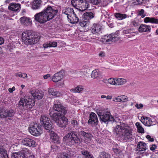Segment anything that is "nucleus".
<instances>
[{
  "label": "nucleus",
  "mask_w": 158,
  "mask_h": 158,
  "mask_svg": "<svg viewBox=\"0 0 158 158\" xmlns=\"http://www.w3.org/2000/svg\"><path fill=\"white\" fill-rule=\"evenodd\" d=\"M113 131L119 135L121 139L123 141H132L134 139L132 129L127 124L120 122L114 128Z\"/></svg>",
  "instance_id": "f257e3e1"
},
{
  "label": "nucleus",
  "mask_w": 158,
  "mask_h": 158,
  "mask_svg": "<svg viewBox=\"0 0 158 158\" xmlns=\"http://www.w3.org/2000/svg\"><path fill=\"white\" fill-rule=\"evenodd\" d=\"M58 12L57 10L54 9L48 6L41 12L36 14L34 16V19L41 24L44 23L52 19Z\"/></svg>",
  "instance_id": "f03ea898"
},
{
  "label": "nucleus",
  "mask_w": 158,
  "mask_h": 158,
  "mask_svg": "<svg viewBox=\"0 0 158 158\" xmlns=\"http://www.w3.org/2000/svg\"><path fill=\"white\" fill-rule=\"evenodd\" d=\"M22 40L24 43L27 45H30L37 43L40 37L35 35L30 31L23 32L22 34Z\"/></svg>",
  "instance_id": "7ed1b4c3"
},
{
  "label": "nucleus",
  "mask_w": 158,
  "mask_h": 158,
  "mask_svg": "<svg viewBox=\"0 0 158 158\" xmlns=\"http://www.w3.org/2000/svg\"><path fill=\"white\" fill-rule=\"evenodd\" d=\"M52 119L56 123L57 125L60 127H63L68 124V119L67 118L60 114L59 113H50Z\"/></svg>",
  "instance_id": "20e7f679"
},
{
  "label": "nucleus",
  "mask_w": 158,
  "mask_h": 158,
  "mask_svg": "<svg viewBox=\"0 0 158 158\" xmlns=\"http://www.w3.org/2000/svg\"><path fill=\"white\" fill-rule=\"evenodd\" d=\"M97 114L101 121L104 123L109 121L113 122H115L116 123L117 121L119 120L117 118H114V117L110 115V112L106 110L100 111Z\"/></svg>",
  "instance_id": "39448f33"
},
{
  "label": "nucleus",
  "mask_w": 158,
  "mask_h": 158,
  "mask_svg": "<svg viewBox=\"0 0 158 158\" xmlns=\"http://www.w3.org/2000/svg\"><path fill=\"white\" fill-rule=\"evenodd\" d=\"M34 104V99L30 97H24L20 99L19 106L21 109H28L31 108Z\"/></svg>",
  "instance_id": "423d86ee"
},
{
  "label": "nucleus",
  "mask_w": 158,
  "mask_h": 158,
  "mask_svg": "<svg viewBox=\"0 0 158 158\" xmlns=\"http://www.w3.org/2000/svg\"><path fill=\"white\" fill-rule=\"evenodd\" d=\"M64 141L70 142L73 143H79L81 142L80 139L78 137L77 133L71 131L68 133L63 138Z\"/></svg>",
  "instance_id": "0eeeda50"
},
{
  "label": "nucleus",
  "mask_w": 158,
  "mask_h": 158,
  "mask_svg": "<svg viewBox=\"0 0 158 158\" xmlns=\"http://www.w3.org/2000/svg\"><path fill=\"white\" fill-rule=\"evenodd\" d=\"M71 4L73 6L80 11L83 12L89 8V4L88 3L83 1L82 0H72Z\"/></svg>",
  "instance_id": "6e6552de"
},
{
  "label": "nucleus",
  "mask_w": 158,
  "mask_h": 158,
  "mask_svg": "<svg viewBox=\"0 0 158 158\" xmlns=\"http://www.w3.org/2000/svg\"><path fill=\"white\" fill-rule=\"evenodd\" d=\"M29 131L32 135L35 136L40 135L42 133L40 126L37 123L31 124L29 128Z\"/></svg>",
  "instance_id": "1a4fd4ad"
},
{
  "label": "nucleus",
  "mask_w": 158,
  "mask_h": 158,
  "mask_svg": "<svg viewBox=\"0 0 158 158\" xmlns=\"http://www.w3.org/2000/svg\"><path fill=\"white\" fill-rule=\"evenodd\" d=\"M103 39L102 41L105 43L111 41L115 42L119 40L118 35L115 34H111L109 35L105 36Z\"/></svg>",
  "instance_id": "9d476101"
},
{
  "label": "nucleus",
  "mask_w": 158,
  "mask_h": 158,
  "mask_svg": "<svg viewBox=\"0 0 158 158\" xmlns=\"http://www.w3.org/2000/svg\"><path fill=\"white\" fill-rule=\"evenodd\" d=\"M53 108L55 110L58 112V113H60L61 114L65 115L67 113V110L60 102L55 104Z\"/></svg>",
  "instance_id": "9b49d317"
},
{
  "label": "nucleus",
  "mask_w": 158,
  "mask_h": 158,
  "mask_svg": "<svg viewBox=\"0 0 158 158\" xmlns=\"http://www.w3.org/2000/svg\"><path fill=\"white\" fill-rule=\"evenodd\" d=\"M64 74V70H60L54 75L52 76V80L54 82H58L63 78Z\"/></svg>",
  "instance_id": "f8f14e48"
},
{
  "label": "nucleus",
  "mask_w": 158,
  "mask_h": 158,
  "mask_svg": "<svg viewBox=\"0 0 158 158\" xmlns=\"http://www.w3.org/2000/svg\"><path fill=\"white\" fill-rule=\"evenodd\" d=\"M22 143L25 145L29 147H34L36 146L35 141L33 139L29 138H26L22 139Z\"/></svg>",
  "instance_id": "ddd939ff"
},
{
  "label": "nucleus",
  "mask_w": 158,
  "mask_h": 158,
  "mask_svg": "<svg viewBox=\"0 0 158 158\" xmlns=\"http://www.w3.org/2000/svg\"><path fill=\"white\" fill-rule=\"evenodd\" d=\"M98 122L96 114L94 113H91L89 115V119L88 121V123L93 125H96L97 124Z\"/></svg>",
  "instance_id": "4468645a"
},
{
  "label": "nucleus",
  "mask_w": 158,
  "mask_h": 158,
  "mask_svg": "<svg viewBox=\"0 0 158 158\" xmlns=\"http://www.w3.org/2000/svg\"><path fill=\"white\" fill-rule=\"evenodd\" d=\"M102 26L99 24H94L91 29V31L94 34L98 35L101 32Z\"/></svg>",
  "instance_id": "2eb2a0df"
},
{
  "label": "nucleus",
  "mask_w": 158,
  "mask_h": 158,
  "mask_svg": "<svg viewBox=\"0 0 158 158\" xmlns=\"http://www.w3.org/2000/svg\"><path fill=\"white\" fill-rule=\"evenodd\" d=\"M123 33L129 38L135 36L136 34L135 31L133 29H130L123 31Z\"/></svg>",
  "instance_id": "dca6fc26"
},
{
  "label": "nucleus",
  "mask_w": 158,
  "mask_h": 158,
  "mask_svg": "<svg viewBox=\"0 0 158 158\" xmlns=\"http://www.w3.org/2000/svg\"><path fill=\"white\" fill-rule=\"evenodd\" d=\"M151 29V28L150 26L141 24L139 27L138 31L139 32H150Z\"/></svg>",
  "instance_id": "f3484780"
},
{
  "label": "nucleus",
  "mask_w": 158,
  "mask_h": 158,
  "mask_svg": "<svg viewBox=\"0 0 158 158\" xmlns=\"http://www.w3.org/2000/svg\"><path fill=\"white\" fill-rule=\"evenodd\" d=\"M141 121L145 126H150L153 125L151 119L149 117L144 118L142 117L141 118Z\"/></svg>",
  "instance_id": "a211bd4d"
},
{
  "label": "nucleus",
  "mask_w": 158,
  "mask_h": 158,
  "mask_svg": "<svg viewBox=\"0 0 158 158\" xmlns=\"http://www.w3.org/2000/svg\"><path fill=\"white\" fill-rule=\"evenodd\" d=\"M50 138L52 141L55 143L59 144L60 143L59 138L56 134L54 131H51L50 133Z\"/></svg>",
  "instance_id": "6ab92c4d"
},
{
  "label": "nucleus",
  "mask_w": 158,
  "mask_h": 158,
  "mask_svg": "<svg viewBox=\"0 0 158 158\" xmlns=\"http://www.w3.org/2000/svg\"><path fill=\"white\" fill-rule=\"evenodd\" d=\"M148 149L146 144L143 142H139L137 144V151L140 152L144 151Z\"/></svg>",
  "instance_id": "aec40b11"
},
{
  "label": "nucleus",
  "mask_w": 158,
  "mask_h": 158,
  "mask_svg": "<svg viewBox=\"0 0 158 158\" xmlns=\"http://www.w3.org/2000/svg\"><path fill=\"white\" fill-rule=\"evenodd\" d=\"M20 5L19 4L11 3L8 6V9L14 11H18L19 10Z\"/></svg>",
  "instance_id": "412c9836"
},
{
  "label": "nucleus",
  "mask_w": 158,
  "mask_h": 158,
  "mask_svg": "<svg viewBox=\"0 0 158 158\" xmlns=\"http://www.w3.org/2000/svg\"><path fill=\"white\" fill-rule=\"evenodd\" d=\"M144 22L146 23L158 24V19L154 17H146L144 19Z\"/></svg>",
  "instance_id": "4be33fe9"
},
{
  "label": "nucleus",
  "mask_w": 158,
  "mask_h": 158,
  "mask_svg": "<svg viewBox=\"0 0 158 158\" xmlns=\"http://www.w3.org/2000/svg\"><path fill=\"white\" fill-rule=\"evenodd\" d=\"M48 93L49 94L56 97L60 96L61 94L55 89L52 88L48 89Z\"/></svg>",
  "instance_id": "5701e85b"
},
{
  "label": "nucleus",
  "mask_w": 158,
  "mask_h": 158,
  "mask_svg": "<svg viewBox=\"0 0 158 158\" xmlns=\"http://www.w3.org/2000/svg\"><path fill=\"white\" fill-rule=\"evenodd\" d=\"M79 134L80 135H82L85 140H87L88 141H89L91 139L92 135L89 133H86L81 131L79 132Z\"/></svg>",
  "instance_id": "b1692460"
},
{
  "label": "nucleus",
  "mask_w": 158,
  "mask_h": 158,
  "mask_svg": "<svg viewBox=\"0 0 158 158\" xmlns=\"http://www.w3.org/2000/svg\"><path fill=\"white\" fill-rule=\"evenodd\" d=\"M42 1L40 0H35L33 2L32 8L33 9L36 10L39 8L41 5Z\"/></svg>",
  "instance_id": "393cba45"
},
{
  "label": "nucleus",
  "mask_w": 158,
  "mask_h": 158,
  "mask_svg": "<svg viewBox=\"0 0 158 158\" xmlns=\"http://www.w3.org/2000/svg\"><path fill=\"white\" fill-rule=\"evenodd\" d=\"M68 19L70 22L72 23H77L79 21V19L75 13L71 15V16H70Z\"/></svg>",
  "instance_id": "a878e982"
},
{
  "label": "nucleus",
  "mask_w": 158,
  "mask_h": 158,
  "mask_svg": "<svg viewBox=\"0 0 158 158\" xmlns=\"http://www.w3.org/2000/svg\"><path fill=\"white\" fill-rule=\"evenodd\" d=\"M20 21L22 24L27 26L30 25L31 23V21L29 18L25 17H23L20 19Z\"/></svg>",
  "instance_id": "bb28decb"
},
{
  "label": "nucleus",
  "mask_w": 158,
  "mask_h": 158,
  "mask_svg": "<svg viewBox=\"0 0 158 158\" xmlns=\"http://www.w3.org/2000/svg\"><path fill=\"white\" fill-rule=\"evenodd\" d=\"M57 44L56 42L51 41L49 43L44 44L43 46L44 48H47L48 47H55L56 46Z\"/></svg>",
  "instance_id": "cd10ccee"
},
{
  "label": "nucleus",
  "mask_w": 158,
  "mask_h": 158,
  "mask_svg": "<svg viewBox=\"0 0 158 158\" xmlns=\"http://www.w3.org/2000/svg\"><path fill=\"white\" fill-rule=\"evenodd\" d=\"M94 14L90 12H86L83 14V17L85 19L89 20L94 17Z\"/></svg>",
  "instance_id": "c85d7f7f"
},
{
  "label": "nucleus",
  "mask_w": 158,
  "mask_h": 158,
  "mask_svg": "<svg viewBox=\"0 0 158 158\" xmlns=\"http://www.w3.org/2000/svg\"><path fill=\"white\" fill-rule=\"evenodd\" d=\"M0 158H9L6 151L2 148H0Z\"/></svg>",
  "instance_id": "c756f323"
},
{
  "label": "nucleus",
  "mask_w": 158,
  "mask_h": 158,
  "mask_svg": "<svg viewBox=\"0 0 158 158\" xmlns=\"http://www.w3.org/2000/svg\"><path fill=\"white\" fill-rule=\"evenodd\" d=\"M32 95L34 98L40 99L42 98L43 94L39 91H37L35 93H32Z\"/></svg>",
  "instance_id": "7c9ffc66"
},
{
  "label": "nucleus",
  "mask_w": 158,
  "mask_h": 158,
  "mask_svg": "<svg viewBox=\"0 0 158 158\" xmlns=\"http://www.w3.org/2000/svg\"><path fill=\"white\" fill-rule=\"evenodd\" d=\"M116 18L118 20H121L127 18H129L131 17V16H129L126 14H121L119 13H116L115 15Z\"/></svg>",
  "instance_id": "2f4dec72"
},
{
  "label": "nucleus",
  "mask_w": 158,
  "mask_h": 158,
  "mask_svg": "<svg viewBox=\"0 0 158 158\" xmlns=\"http://www.w3.org/2000/svg\"><path fill=\"white\" fill-rule=\"evenodd\" d=\"M127 81L126 80L121 78L116 79V85H121L125 84Z\"/></svg>",
  "instance_id": "473e14b6"
},
{
  "label": "nucleus",
  "mask_w": 158,
  "mask_h": 158,
  "mask_svg": "<svg viewBox=\"0 0 158 158\" xmlns=\"http://www.w3.org/2000/svg\"><path fill=\"white\" fill-rule=\"evenodd\" d=\"M74 13L73 10V8H68L66 9L65 11L64 12V14L67 15V18L69 19L70 16H71V15Z\"/></svg>",
  "instance_id": "72a5a7b5"
},
{
  "label": "nucleus",
  "mask_w": 158,
  "mask_h": 158,
  "mask_svg": "<svg viewBox=\"0 0 158 158\" xmlns=\"http://www.w3.org/2000/svg\"><path fill=\"white\" fill-rule=\"evenodd\" d=\"M44 128L47 130H50L52 128V123L50 121L42 124Z\"/></svg>",
  "instance_id": "f704fd0d"
},
{
  "label": "nucleus",
  "mask_w": 158,
  "mask_h": 158,
  "mask_svg": "<svg viewBox=\"0 0 158 158\" xmlns=\"http://www.w3.org/2000/svg\"><path fill=\"white\" fill-rule=\"evenodd\" d=\"M135 126L137 127L138 131L139 132L143 133H144V130L143 128L142 127L141 123L137 122L135 123Z\"/></svg>",
  "instance_id": "c9c22d12"
},
{
  "label": "nucleus",
  "mask_w": 158,
  "mask_h": 158,
  "mask_svg": "<svg viewBox=\"0 0 158 158\" xmlns=\"http://www.w3.org/2000/svg\"><path fill=\"white\" fill-rule=\"evenodd\" d=\"M100 74L98 70L95 69L93 70L91 74V77L93 79L96 78L100 75Z\"/></svg>",
  "instance_id": "e433bc0d"
},
{
  "label": "nucleus",
  "mask_w": 158,
  "mask_h": 158,
  "mask_svg": "<svg viewBox=\"0 0 158 158\" xmlns=\"http://www.w3.org/2000/svg\"><path fill=\"white\" fill-rule=\"evenodd\" d=\"M84 89L83 87L81 86H78L74 89H72L71 90V91L74 93H81Z\"/></svg>",
  "instance_id": "4c0bfd02"
},
{
  "label": "nucleus",
  "mask_w": 158,
  "mask_h": 158,
  "mask_svg": "<svg viewBox=\"0 0 158 158\" xmlns=\"http://www.w3.org/2000/svg\"><path fill=\"white\" fill-rule=\"evenodd\" d=\"M40 121L41 123L42 124L47 122L49 121H50V119L46 116L43 115L41 116L40 118Z\"/></svg>",
  "instance_id": "58836bf2"
},
{
  "label": "nucleus",
  "mask_w": 158,
  "mask_h": 158,
  "mask_svg": "<svg viewBox=\"0 0 158 158\" xmlns=\"http://www.w3.org/2000/svg\"><path fill=\"white\" fill-rule=\"evenodd\" d=\"M6 117H12L14 114V112L13 110H6Z\"/></svg>",
  "instance_id": "ea45409f"
},
{
  "label": "nucleus",
  "mask_w": 158,
  "mask_h": 158,
  "mask_svg": "<svg viewBox=\"0 0 158 158\" xmlns=\"http://www.w3.org/2000/svg\"><path fill=\"white\" fill-rule=\"evenodd\" d=\"M110 156L109 154L105 152H102L101 153L100 158H110Z\"/></svg>",
  "instance_id": "a19ab883"
},
{
  "label": "nucleus",
  "mask_w": 158,
  "mask_h": 158,
  "mask_svg": "<svg viewBox=\"0 0 158 158\" xmlns=\"http://www.w3.org/2000/svg\"><path fill=\"white\" fill-rule=\"evenodd\" d=\"M6 118V110L2 109H0V118Z\"/></svg>",
  "instance_id": "79ce46f5"
},
{
  "label": "nucleus",
  "mask_w": 158,
  "mask_h": 158,
  "mask_svg": "<svg viewBox=\"0 0 158 158\" xmlns=\"http://www.w3.org/2000/svg\"><path fill=\"white\" fill-rule=\"evenodd\" d=\"M139 23L134 20L131 22L130 25L131 27H136L139 26Z\"/></svg>",
  "instance_id": "37998d69"
},
{
  "label": "nucleus",
  "mask_w": 158,
  "mask_h": 158,
  "mask_svg": "<svg viewBox=\"0 0 158 158\" xmlns=\"http://www.w3.org/2000/svg\"><path fill=\"white\" fill-rule=\"evenodd\" d=\"M16 76L19 77L23 78H25L27 77V74L25 73H19L16 74Z\"/></svg>",
  "instance_id": "c03bdc74"
},
{
  "label": "nucleus",
  "mask_w": 158,
  "mask_h": 158,
  "mask_svg": "<svg viewBox=\"0 0 158 158\" xmlns=\"http://www.w3.org/2000/svg\"><path fill=\"white\" fill-rule=\"evenodd\" d=\"M121 102H125L128 100V97L125 95L120 96Z\"/></svg>",
  "instance_id": "a18cd8bd"
},
{
  "label": "nucleus",
  "mask_w": 158,
  "mask_h": 158,
  "mask_svg": "<svg viewBox=\"0 0 158 158\" xmlns=\"http://www.w3.org/2000/svg\"><path fill=\"white\" fill-rule=\"evenodd\" d=\"M108 81L110 84L114 85H115L116 79L110 78L108 80Z\"/></svg>",
  "instance_id": "49530a36"
},
{
  "label": "nucleus",
  "mask_w": 158,
  "mask_h": 158,
  "mask_svg": "<svg viewBox=\"0 0 158 158\" xmlns=\"http://www.w3.org/2000/svg\"><path fill=\"white\" fill-rule=\"evenodd\" d=\"M82 154L84 155H85L86 157H88L89 156L90 157H88V158H92L91 155L89 154V153L88 152L86 151H81Z\"/></svg>",
  "instance_id": "de8ad7c7"
},
{
  "label": "nucleus",
  "mask_w": 158,
  "mask_h": 158,
  "mask_svg": "<svg viewBox=\"0 0 158 158\" xmlns=\"http://www.w3.org/2000/svg\"><path fill=\"white\" fill-rule=\"evenodd\" d=\"M86 1L93 4L94 5L98 4L100 1V0H86Z\"/></svg>",
  "instance_id": "09e8293b"
},
{
  "label": "nucleus",
  "mask_w": 158,
  "mask_h": 158,
  "mask_svg": "<svg viewBox=\"0 0 158 158\" xmlns=\"http://www.w3.org/2000/svg\"><path fill=\"white\" fill-rule=\"evenodd\" d=\"M80 25L82 27H87V22L86 21L83 20L79 23Z\"/></svg>",
  "instance_id": "8fccbe9b"
},
{
  "label": "nucleus",
  "mask_w": 158,
  "mask_h": 158,
  "mask_svg": "<svg viewBox=\"0 0 158 158\" xmlns=\"http://www.w3.org/2000/svg\"><path fill=\"white\" fill-rule=\"evenodd\" d=\"M144 10L141 9L139 11L138 14L139 15L141 16L142 18H143L146 16V14H144Z\"/></svg>",
  "instance_id": "3c124183"
},
{
  "label": "nucleus",
  "mask_w": 158,
  "mask_h": 158,
  "mask_svg": "<svg viewBox=\"0 0 158 158\" xmlns=\"http://www.w3.org/2000/svg\"><path fill=\"white\" fill-rule=\"evenodd\" d=\"M59 158H70L67 154L63 153L61 154L59 157Z\"/></svg>",
  "instance_id": "603ef678"
},
{
  "label": "nucleus",
  "mask_w": 158,
  "mask_h": 158,
  "mask_svg": "<svg viewBox=\"0 0 158 158\" xmlns=\"http://www.w3.org/2000/svg\"><path fill=\"white\" fill-rule=\"evenodd\" d=\"M135 106L138 109H141L143 108V105L141 103L139 104H137L135 105Z\"/></svg>",
  "instance_id": "864d4df0"
},
{
  "label": "nucleus",
  "mask_w": 158,
  "mask_h": 158,
  "mask_svg": "<svg viewBox=\"0 0 158 158\" xmlns=\"http://www.w3.org/2000/svg\"><path fill=\"white\" fill-rule=\"evenodd\" d=\"M120 96L113 98V101L114 102H121Z\"/></svg>",
  "instance_id": "5fc2aeb1"
},
{
  "label": "nucleus",
  "mask_w": 158,
  "mask_h": 158,
  "mask_svg": "<svg viewBox=\"0 0 158 158\" xmlns=\"http://www.w3.org/2000/svg\"><path fill=\"white\" fill-rule=\"evenodd\" d=\"M17 158H24V156L23 154L20 152H18Z\"/></svg>",
  "instance_id": "6e6d98bb"
},
{
  "label": "nucleus",
  "mask_w": 158,
  "mask_h": 158,
  "mask_svg": "<svg viewBox=\"0 0 158 158\" xmlns=\"http://www.w3.org/2000/svg\"><path fill=\"white\" fill-rule=\"evenodd\" d=\"M146 138L148 139L149 141L150 142H153L154 141L153 138H151L149 135H147L146 136Z\"/></svg>",
  "instance_id": "4d7b16f0"
},
{
  "label": "nucleus",
  "mask_w": 158,
  "mask_h": 158,
  "mask_svg": "<svg viewBox=\"0 0 158 158\" xmlns=\"http://www.w3.org/2000/svg\"><path fill=\"white\" fill-rule=\"evenodd\" d=\"M137 2L138 4H142L145 3V0H135Z\"/></svg>",
  "instance_id": "13d9d810"
},
{
  "label": "nucleus",
  "mask_w": 158,
  "mask_h": 158,
  "mask_svg": "<svg viewBox=\"0 0 158 158\" xmlns=\"http://www.w3.org/2000/svg\"><path fill=\"white\" fill-rule=\"evenodd\" d=\"M71 123L74 125L77 126L78 125L77 121L75 120H72L71 121Z\"/></svg>",
  "instance_id": "bf43d9fd"
},
{
  "label": "nucleus",
  "mask_w": 158,
  "mask_h": 158,
  "mask_svg": "<svg viewBox=\"0 0 158 158\" xmlns=\"http://www.w3.org/2000/svg\"><path fill=\"white\" fill-rule=\"evenodd\" d=\"M156 146L155 144H153L152 145V146L150 148V149L151 151H153L155 150V149L156 148Z\"/></svg>",
  "instance_id": "052dcab7"
},
{
  "label": "nucleus",
  "mask_w": 158,
  "mask_h": 158,
  "mask_svg": "<svg viewBox=\"0 0 158 158\" xmlns=\"http://www.w3.org/2000/svg\"><path fill=\"white\" fill-rule=\"evenodd\" d=\"M18 155V152L13 153L12 154L11 158H17Z\"/></svg>",
  "instance_id": "680f3d73"
},
{
  "label": "nucleus",
  "mask_w": 158,
  "mask_h": 158,
  "mask_svg": "<svg viewBox=\"0 0 158 158\" xmlns=\"http://www.w3.org/2000/svg\"><path fill=\"white\" fill-rule=\"evenodd\" d=\"M98 55L100 57H102L105 56V54L103 52H101L99 53Z\"/></svg>",
  "instance_id": "e2e57ef3"
},
{
  "label": "nucleus",
  "mask_w": 158,
  "mask_h": 158,
  "mask_svg": "<svg viewBox=\"0 0 158 158\" xmlns=\"http://www.w3.org/2000/svg\"><path fill=\"white\" fill-rule=\"evenodd\" d=\"M15 90V88L14 87H13L12 88H9L8 89V91L10 93H12L13 91Z\"/></svg>",
  "instance_id": "0e129e2a"
},
{
  "label": "nucleus",
  "mask_w": 158,
  "mask_h": 158,
  "mask_svg": "<svg viewBox=\"0 0 158 158\" xmlns=\"http://www.w3.org/2000/svg\"><path fill=\"white\" fill-rule=\"evenodd\" d=\"M50 75L49 74H47L46 75H45L44 76V79H47L48 77H50Z\"/></svg>",
  "instance_id": "69168bd1"
},
{
  "label": "nucleus",
  "mask_w": 158,
  "mask_h": 158,
  "mask_svg": "<svg viewBox=\"0 0 158 158\" xmlns=\"http://www.w3.org/2000/svg\"><path fill=\"white\" fill-rule=\"evenodd\" d=\"M26 156L27 158H33L34 157V156L32 154L30 155L27 154Z\"/></svg>",
  "instance_id": "338daca9"
},
{
  "label": "nucleus",
  "mask_w": 158,
  "mask_h": 158,
  "mask_svg": "<svg viewBox=\"0 0 158 158\" xmlns=\"http://www.w3.org/2000/svg\"><path fill=\"white\" fill-rule=\"evenodd\" d=\"M4 42L3 38L0 37V45L2 44Z\"/></svg>",
  "instance_id": "774afa93"
}]
</instances>
